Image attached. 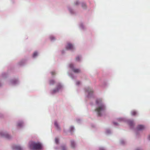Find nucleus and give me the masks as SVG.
<instances>
[{
  "label": "nucleus",
  "instance_id": "f257e3e1",
  "mask_svg": "<svg viewBox=\"0 0 150 150\" xmlns=\"http://www.w3.org/2000/svg\"><path fill=\"white\" fill-rule=\"evenodd\" d=\"M96 103L98 105V106L96 108V111L98 116H100L102 115V112L104 111L105 110V107L102 103V100L100 99H97L96 101Z\"/></svg>",
  "mask_w": 150,
  "mask_h": 150
},
{
  "label": "nucleus",
  "instance_id": "f03ea898",
  "mask_svg": "<svg viewBox=\"0 0 150 150\" xmlns=\"http://www.w3.org/2000/svg\"><path fill=\"white\" fill-rule=\"evenodd\" d=\"M30 147L35 150H41L42 148V144L40 142H33L31 145Z\"/></svg>",
  "mask_w": 150,
  "mask_h": 150
},
{
  "label": "nucleus",
  "instance_id": "7ed1b4c3",
  "mask_svg": "<svg viewBox=\"0 0 150 150\" xmlns=\"http://www.w3.org/2000/svg\"><path fill=\"white\" fill-rule=\"evenodd\" d=\"M66 48L68 50H72L74 49V47L71 44L69 43L67 45Z\"/></svg>",
  "mask_w": 150,
  "mask_h": 150
},
{
  "label": "nucleus",
  "instance_id": "20e7f679",
  "mask_svg": "<svg viewBox=\"0 0 150 150\" xmlns=\"http://www.w3.org/2000/svg\"><path fill=\"white\" fill-rule=\"evenodd\" d=\"M61 87H62L61 85L60 84H59L57 86V87L56 88L53 90V93H55L56 92H57L59 91V89H60L61 88Z\"/></svg>",
  "mask_w": 150,
  "mask_h": 150
},
{
  "label": "nucleus",
  "instance_id": "39448f33",
  "mask_svg": "<svg viewBox=\"0 0 150 150\" xmlns=\"http://www.w3.org/2000/svg\"><path fill=\"white\" fill-rule=\"evenodd\" d=\"M13 149H16L17 150H22V148L19 146H16L13 148Z\"/></svg>",
  "mask_w": 150,
  "mask_h": 150
},
{
  "label": "nucleus",
  "instance_id": "423d86ee",
  "mask_svg": "<svg viewBox=\"0 0 150 150\" xmlns=\"http://www.w3.org/2000/svg\"><path fill=\"white\" fill-rule=\"evenodd\" d=\"M86 91L88 92L89 95L93 93V91L90 88H88V89L86 90Z\"/></svg>",
  "mask_w": 150,
  "mask_h": 150
},
{
  "label": "nucleus",
  "instance_id": "0eeeda50",
  "mask_svg": "<svg viewBox=\"0 0 150 150\" xmlns=\"http://www.w3.org/2000/svg\"><path fill=\"white\" fill-rule=\"evenodd\" d=\"M144 128V126L142 125H139L137 127V129L138 130H142Z\"/></svg>",
  "mask_w": 150,
  "mask_h": 150
},
{
  "label": "nucleus",
  "instance_id": "6e6552de",
  "mask_svg": "<svg viewBox=\"0 0 150 150\" xmlns=\"http://www.w3.org/2000/svg\"><path fill=\"white\" fill-rule=\"evenodd\" d=\"M73 71L76 73H79L81 71L79 69H73Z\"/></svg>",
  "mask_w": 150,
  "mask_h": 150
},
{
  "label": "nucleus",
  "instance_id": "1a4fd4ad",
  "mask_svg": "<svg viewBox=\"0 0 150 150\" xmlns=\"http://www.w3.org/2000/svg\"><path fill=\"white\" fill-rule=\"evenodd\" d=\"M75 143L73 141H71V146L72 148H74L75 147Z\"/></svg>",
  "mask_w": 150,
  "mask_h": 150
},
{
  "label": "nucleus",
  "instance_id": "9d476101",
  "mask_svg": "<svg viewBox=\"0 0 150 150\" xmlns=\"http://www.w3.org/2000/svg\"><path fill=\"white\" fill-rule=\"evenodd\" d=\"M128 123L131 126H132L134 124L132 120L128 121Z\"/></svg>",
  "mask_w": 150,
  "mask_h": 150
},
{
  "label": "nucleus",
  "instance_id": "9b49d317",
  "mask_svg": "<svg viewBox=\"0 0 150 150\" xmlns=\"http://www.w3.org/2000/svg\"><path fill=\"white\" fill-rule=\"evenodd\" d=\"M131 115H135L137 114V112L136 111L134 110H133L131 112Z\"/></svg>",
  "mask_w": 150,
  "mask_h": 150
},
{
  "label": "nucleus",
  "instance_id": "f8f14e48",
  "mask_svg": "<svg viewBox=\"0 0 150 150\" xmlns=\"http://www.w3.org/2000/svg\"><path fill=\"white\" fill-rule=\"evenodd\" d=\"M55 83V81L54 80H51L50 81V84L51 85L54 84Z\"/></svg>",
  "mask_w": 150,
  "mask_h": 150
},
{
  "label": "nucleus",
  "instance_id": "ddd939ff",
  "mask_svg": "<svg viewBox=\"0 0 150 150\" xmlns=\"http://www.w3.org/2000/svg\"><path fill=\"white\" fill-rule=\"evenodd\" d=\"M38 55V53L36 52H35L33 54V57H35Z\"/></svg>",
  "mask_w": 150,
  "mask_h": 150
},
{
  "label": "nucleus",
  "instance_id": "4468645a",
  "mask_svg": "<svg viewBox=\"0 0 150 150\" xmlns=\"http://www.w3.org/2000/svg\"><path fill=\"white\" fill-rule=\"evenodd\" d=\"M4 136L6 138H10V136L8 134H6L4 135Z\"/></svg>",
  "mask_w": 150,
  "mask_h": 150
},
{
  "label": "nucleus",
  "instance_id": "2eb2a0df",
  "mask_svg": "<svg viewBox=\"0 0 150 150\" xmlns=\"http://www.w3.org/2000/svg\"><path fill=\"white\" fill-rule=\"evenodd\" d=\"M55 142L57 144H58V142H59V139L58 138H56L55 139Z\"/></svg>",
  "mask_w": 150,
  "mask_h": 150
},
{
  "label": "nucleus",
  "instance_id": "dca6fc26",
  "mask_svg": "<svg viewBox=\"0 0 150 150\" xmlns=\"http://www.w3.org/2000/svg\"><path fill=\"white\" fill-rule=\"evenodd\" d=\"M82 6L84 8H86V6L85 4H82Z\"/></svg>",
  "mask_w": 150,
  "mask_h": 150
},
{
  "label": "nucleus",
  "instance_id": "f3484780",
  "mask_svg": "<svg viewBox=\"0 0 150 150\" xmlns=\"http://www.w3.org/2000/svg\"><path fill=\"white\" fill-rule=\"evenodd\" d=\"M74 129V127H70V131L71 132L73 131Z\"/></svg>",
  "mask_w": 150,
  "mask_h": 150
},
{
  "label": "nucleus",
  "instance_id": "a211bd4d",
  "mask_svg": "<svg viewBox=\"0 0 150 150\" xmlns=\"http://www.w3.org/2000/svg\"><path fill=\"white\" fill-rule=\"evenodd\" d=\"M80 58L79 57H77L76 58V59L77 61H79L80 60Z\"/></svg>",
  "mask_w": 150,
  "mask_h": 150
},
{
  "label": "nucleus",
  "instance_id": "6ab92c4d",
  "mask_svg": "<svg viewBox=\"0 0 150 150\" xmlns=\"http://www.w3.org/2000/svg\"><path fill=\"white\" fill-rule=\"evenodd\" d=\"M51 73L52 75H54L55 74V72L54 71H52L51 72Z\"/></svg>",
  "mask_w": 150,
  "mask_h": 150
},
{
  "label": "nucleus",
  "instance_id": "aec40b11",
  "mask_svg": "<svg viewBox=\"0 0 150 150\" xmlns=\"http://www.w3.org/2000/svg\"><path fill=\"white\" fill-rule=\"evenodd\" d=\"M54 125L57 128H58V124L56 122H55L54 123Z\"/></svg>",
  "mask_w": 150,
  "mask_h": 150
},
{
  "label": "nucleus",
  "instance_id": "412c9836",
  "mask_svg": "<svg viewBox=\"0 0 150 150\" xmlns=\"http://www.w3.org/2000/svg\"><path fill=\"white\" fill-rule=\"evenodd\" d=\"M23 124V123L22 122H21L20 123H19L18 124V126H21Z\"/></svg>",
  "mask_w": 150,
  "mask_h": 150
},
{
  "label": "nucleus",
  "instance_id": "4be33fe9",
  "mask_svg": "<svg viewBox=\"0 0 150 150\" xmlns=\"http://www.w3.org/2000/svg\"><path fill=\"white\" fill-rule=\"evenodd\" d=\"M50 39L51 40H54V38L53 36H51L50 37Z\"/></svg>",
  "mask_w": 150,
  "mask_h": 150
},
{
  "label": "nucleus",
  "instance_id": "5701e85b",
  "mask_svg": "<svg viewBox=\"0 0 150 150\" xmlns=\"http://www.w3.org/2000/svg\"><path fill=\"white\" fill-rule=\"evenodd\" d=\"M70 67L71 68H73V65L72 64H70Z\"/></svg>",
  "mask_w": 150,
  "mask_h": 150
},
{
  "label": "nucleus",
  "instance_id": "b1692460",
  "mask_svg": "<svg viewBox=\"0 0 150 150\" xmlns=\"http://www.w3.org/2000/svg\"><path fill=\"white\" fill-rule=\"evenodd\" d=\"M79 2L78 1H76V2L75 3V4L76 5H77L79 4Z\"/></svg>",
  "mask_w": 150,
  "mask_h": 150
},
{
  "label": "nucleus",
  "instance_id": "393cba45",
  "mask_svg": "<svg viewBox=\"0 0 150 150\" xmlns=\"http://www.w3.org/2000/svg\"><path fill=\"white\" fill-rule=\"evenodd\" d=\"M62 150H65V147L64 146H62Z\"/></svg>",
  "mask_w": 150,
  "mask_h": 150
},
{
  "label": "nucleus",
  "instance_id": "a878e982",
  "mask_svg": "<svg viewBox=\"0 0 150 150\" xmlns=\"http://www.w3.org/2000/svg\"><path fill=\"white\" fill-rule=\"evenodd\" d=\"M99 150H105L104 148H100V149Z\"/></svg>",
  "mask_w": 150,
  "mask_h": 150
},
{
  "label": "nucleus",
  "instance_id": "bb28decb",
  "mask_svg": "<svg viewBox=\"0 0 150 150\" xmlns=\"http://www.w3.org/2000/svg\"><path fill=\"white\" fill-rule=\"evenodd\" d=\"M76 84L77 85L79 84H80V82L79 81H78L76 82Z\"/></svg>",
  "mask_w": 150,
  "mask_h": 150
},
{
  "label": "nucleus",
  "instance_id": "cd10ccee",
  "mask_svg": "<svg viewBox=\"0 0 150 150\" xmlns=\"http://www.w3.org/2000/svg\"><path fill=\"white\" fill-rule=\"evenodd\" d=\"M113 124L114 125H117V124L116 122H113Z\"/></svg>",
  "mask_w": 150,
  "mask_h": 150
},
{
  "label": "nucleus",
  "instance_id": "c85d7f7f",
  "mask_svg": "<svg viewBox=\"0 0 150 150\" xmlns=\"http://www.w3.org/2000/svg\"><path fill=\"white\" fill-rule=\"evenodd\" d=\"M148 139L149 140H150V135H149Z\"/></svg>",
  "mask_w": 150,
  "mask_h": 150
},
{
  "label": "nucleus",
  "instance_id": "c756f323",
  "mask_svg": "<svg viewBox=\"0 0 150 150\" xmlns=\"http://www.w3.org/2000/svg\"><path fill=\"white\" fill-rule=\"evenodd\" d=\"M0 134H1V136L4 135L2 134L1 133H0Z\"/></svg>",
  "mask_w": 150,
  "mask_h": 150
},
{
  "label": "nucleus",
  "instance_id": "7c9ffc66",
  "mask_svg": "<svg viewBox=\"0 0 150 150\" xmlns=\"http://www.w3.org/2000/svg\"><path fill=\"white\" fill-rule=\"evenodd\" d=\"M136 150H140V149H137Z\"/></svg>",
  "mask_w": 150,
  "mask_h": 150
}]
</instances>
